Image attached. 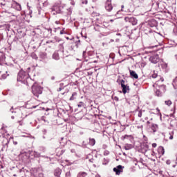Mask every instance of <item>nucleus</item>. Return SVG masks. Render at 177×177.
<instances>
[{"label":"nucleus","instance_id":"nucleus-39","mask_svg":"<svg viewBox=\"0 0 177 177\" xmlns=\"http://www.w3.org/2000/svg\"><path fill=\"white\" fill-rule=\"evenodd\" d=\"M34 156H35V157H41V153H39L37 151H35L34 152Z\"/></svg>","mask_w":177,"mask_h":177},{"label":"nucleus","instance_id":"nucleus-19","mask_svg":"<svg viewBox=\"0 0 177 177\" xmlns=\"http://www.w3.org/2000/svg\"><path fill=\"white\" fill-rule=\"evenodd\" d=\"M158 153H159L160 156H164L165 153V149H164V147H159V148L158 149Z\"/></svg>","mask_w":177,"mask_h":177},{"label":"nucleus","instance_id":"nucleus-25","mask_svg":"<svg viewBox=\"0 0 177 177\" xmlns=\"http://www.w3.org/2000/svg\"><path fill=\"white\" fill-rule=\"evenodd\" d=\"M95 145H96V140L95 138H89V145L95 146Z\"/></svg>","mask_w":177,"mask_h":177},{"label":"nucleus","instance_id":"nucleus-42","mask_svg":"<svg viewBox=\"0 0 177 177\" xmlns=\"http://www.w3.org/2000/svg\"><path fill=\"white\" fill-rule=\"evenodd\" d=\"M129 136H131L124 135V136L122 137V140H125V139H128V138H129Z\"/></svg>","mask_w":177,"mask_h":177},{"label":"nucleus","instance_id":"nucleus-59","mask_svg":"<svg viewBox=\"0 0 177 177\" xmlns=\"http://www.w3.org/2000/svg\"><path fill=\"white\" fill-rule=\"evenodd\" d=\"M86 54V51H83V57H85Z\"/></svg>","mask_w":177,"mask_h":177},{"label":"nucleus","instance_id":"nucleus-35","mask_svg":"<svg viewBox=\"0 0 177 177\" xmlns=\"http://www.w3.org/2000/svg\"><path fill=\"white\" fill-rule=\"evenodd\" d=\"M165 104H166V106H171V104H172V101L170 100H166L165 101Z\"/></svg>","mask_w":177,"mask_h":177},{"label":"nucleus","instance_id":"nucleus-17","mask_svg":"<svg viewBox=\"0 0 177 177\" xmlns=\"http://www.w3.org/2000/svg\"><path fill=\"white\" fill-rule=\"evenodd\" d=\"M40 59H42V60H45L48 59V54L46 53L41 52L39 55Z\"/></svg>","mask_w":177,"mask_h":177},{"label":"nucleus","instance_id":"nucleus-4","mask_svg":"<svg viewBox=\"0 0 177 177\" xmlns=\"http://www.w3.org/2000/svg\"><path fill=\"white\" fill-rule=\"evenodd\" d=\"M120 85L122 88V92L124 93V95H125V93H129V91L131 89L129 88V86H128V84L127 82H125V80H120Z\"/></svg>","mask_w":177,"mask_h":177},{"label":"nucleus","instance_id":"nucleus-2","mask_svg":"<svg viewBox=\"0 0 177 177\" xmlns=\"http://www.w3.org/2000/svg\"><path fill=\"white\" fill-rule=\"evenodd\" d=\"M44 88L38 84H33L32 86V93H33L35 97H39V95H42Z\"/></svg>","mask_w":177,"mask_h":177},{"label":"nucleus","instance_id":"nucleus-37","mask_svg":"<svg viewBox=\"0 0 177 177\" xmlns=\"http://www.w3.org/2000/svg\"><path fill=\"white\" fill-rule=\"evenodd\" d=\"M144 146H145V151H147V150H149V145H147V142H145Z\"/></svg>","mask_w":177,"mask_h":177},{"label":"nucleus","instance_id":"nucleus-38","mask_svg":"<svg viewBox=\"0 0 177 177\" xmlns=\"http://www.w3.org/2000/svg\"><path fill=\"white\" fill-rule=\"evenodd\" d=\"M59 48L62 52H64V46H63V44H59Z\"/></svg>","mask_w":177,"mask_h":177},{"label":"nucleus","instance_id":"nucleus-46","mask_svg":"<svg viewBox=\"0 0 177 177\" xmlns=\"http://www.w3.org/2000/svg\"><path fill=\"white\" fill-rule=\"evenodd\" d=\"M8 75H9L3 74L1 75V78H3V80H6V77H8Z\"/></svg>","mask_w":177,"mask_h":177},{"label":"nucleus","instance_id":"nucleus-34","mask_svg":"<svg viewBox=\"0 0 177 177\" xmlns=\"http://www.w3.org/2000/svg\"><path fill=\"white\" fill-rule=\"evenodd\" d=\"M158 73L156 71H153V74L151 75L152 78H156V77H158Z\"/></svg>","mask_w":177,"mask_h":177},{"label":"nucleus","instance_id":"nucleus-56","mask_svg":"<svg viewBox=\"0 0 177 177\" xmlns=\"http://www.w3.org/2000/svg\"><path fill=\"white\" fill-rule=\"evenodd\" d=\"M62 89H64V88H62V87H59V88L57 89V92L62 91Z\"/></svg>","mask_w":177,"mask_h":177},{"label":"nucleus","instance_id":"nucleus-44","mask_svg":"<svg viewBox=\"0 0 177 177\" xmlns=\"http://www.w3.org/2000/svg\"><path fill=\"white\" fill-rule=\"evenodd\" d=\"M110 154V151L106 150L104 151V156H109Z\"/></svg>","mask_w":177,"mask_h":177},{"label":"nucleus","instance_id":"nucleus-8","mask_svg":"<svg viewBox=\"0 0 177 177\" xmlns=\"http://www.w3.org/2000/svg\"><path fill=\"white\" fill-rule=\"evenodd\" d=\"M52 35V28H46L44 31V37L45 38H50Z\"/></svg>","mask_w":177,"mask_h":177},{"label":"nucleus","instance_id":"nucleus-51","mask_svg":"<svg viewBox=\"0 0 177 177\" xmlns=\"http://www.w3.org/2000/svg\"><path fill=\"white\" fill-rule=\"evenodd\" d=\"M166 164H167V165H169L171 164V160H167L166 161Z\"/></svg>","mask_w":177,"mask_h":177},{"label":"nucleus","instance_id":"nucleus-58","mask_svg":"<svg viewBox=\"0 0 177 177\" xmlns=\"http://www.w3.org/2000/svg\"><path fill=\"white\" fill-rule=\"evenodd\" d=\"M38 14H39V15H41V8H38Z\"/></svg>","mask_w":177,"mask_h":177},{"label":"nucleus","instance_id":"nucleus-49","mask_svg":"<svg viewBox=\"0 0 177 177\" xmlns=\"http://www.w3.org/2000/svg\"><path fill=\"white\" fill-rule=\"evenodd\" d=\"M173 31H174L175 35H177V27L174 28Z\"/></svg>","mask_w":177,"mask_h":177},{"label":"nucleus","instance_id":"nucleus-10","mask_svg":"<svg viewBox=\"0 0 177 177\" xmlns=\"http://www.w3.org/2000/svg\"><path fill=\"white\" fill-rule=\"evenodd\" d=\"M19 158L23 162H27L30 158V156L27 153H23L19 155Z\"/></svg>","mask_w":177,"mask_h":177},{"label":"nucleus","instance_id":"nucleus-9","mask_svg":"<svg viewBox=\"0 0 177 177\" xmlns=\"http://www.w3.org/2000/svg\"><path fill=\"white\" fill-rule=\"evenodd\" d=\"M11 9H15V10L20 11L21 10V6L16 1H12L11 3Z\"/></svg>","mask_w":177,"mask_h":177},{"label":"nucleus","instance_id":"nucleus-40","mask_svg":"<svg viewBox=\"0 0 177 177\" xmlns=\"http://www.w3.org/2000/svg\"><path fill=\"white\" fill-rule=\"evenodd\" d=\"M66 86H67V85L64 86V83L59 84V88H62L63 89H64V88H66Z\"/></svg>","mask_w":177,"mask_h":177},{"label":"nucleus","instance_id":"nucleus-11","mask_svg":"<svg viewBox=\"0 0 177 177\" xmlns=\"http://www.w3.org/2000/svg\"><path fill=\"white\" fill-rule=\"evenodd\" d=\"M3 12L6 14V16H7V17H16V14L15 13V12L12 11V9L6 10Z\"/></svg>","mask_w":177,"mask_h":177},{"label":"nucleus","instance_id":"nucleus-55","mask_svg":"<svg viewBox=\"0 0 177 177\" xmlns=\"http://www.w3.org/2000/svg\"><path fill=\"white\" fill-rule=\"evenodd\" d=\"M152 147H157V144L156 143H153L152 144Z\"/></svg>","mask_w":177,"mask_h":177},{"label":"nucleus","instance_id":"nucleus-7","mask_svg":"<svg viewBox=\"0 0 177 177\" xmlns=\"http://www.w3.org/2000/svg\"><path fill=\"white\" fill-rule=\"evenodd\" d=\"M145 34L149 37V39H151V41H156V35H157V33L155 31L149 30L148 32H146Z\"/></svg>","mask_w":177,"mask_h":177},{"label":"nucleus","instance_id":"nucleus-29","mask_svg":"<svg viewBox=\"0 0 177 177\" xmlns=\"http://www.w3.org/2000/svg\"><path fill=\"white\" fill-rule=\"evenodd\" d=\"M77 97V93H73L71 97H70L69 100H75V97Z\"/></svg>","mask_w":177,"mask_h":177},{"label":"nucleus","instance_id":"nucleus-26","mask_svg":"<svg viewBox=\"0 0 177 177\" xmlns=\"http://www.w3.org/2000/svg\"><path fill=\"white\" fill-rule=\"evenodd\" d=\"M156 95L158 97H161V96H162V95H164V93H162L161 91H160L158 88L156 89Z\"/></svg>","mask_w":177,"mask_h":177},{"label":"nucleus","instance_id":"nucleus-28","mask_svg":"<svg viewBox=\"0 0 177 177\" xmlns=\"http://www.w3.org/2000/svg\"><path fill=\"white\" fill-rule=\"evenodd\" d=\"M172 85L174 89H177V77L173 80Z\"/></svg>","mask_w":177,"mask_h":177},{"label":"nucleus","instance_id":"nucleus-24","mask_svg":"<svg viewBox=\"0 0 177 177\" xmlns=\"http://www.w3.org/2000/svg\"><path fill=\"white\" fill-rule=\"evenodd\" d=\"M66 151V149H57V155L58 156H62L63 154H64Z\"/></svg>","mask_w":177,"mask_h":177},{"label":"nucleus","instance_id":"nucleus-45","mask_svg":"<svg viewBox=\"0 0 177 177\" xmlns=\"http://www.w3.org/2000/svg\"><path fill=\"white\" fill-rule=\"evenodd\" d=\"M82 5H86L88 3V0H82Z\"/></svg>","mask_w":177,"mask_h":177},{"label":"nucleus","instance_id":"nucleus-16","mask_svg":"<svg viewBox=\"0 0 177 177\" xmlns=\"http://www.w3.org/2000/svg\"><path fill=\"white\" fill-rule=\"evenodd\" d=\"M129 71H130V75L132 78H135V80H138V78H139V76L138 75V73L136 72L131 70Z\"/></svg>","mask_w":177,"mask_h":177},{"label":"nucleus","instance_id":"nucleus-64","mask_svg":"<svg viewBox=\"0 0 177 177\" xmlns=\"http://www.w3.org/2000/svg\"><path fill=\"white\" fill-rule=\"evenodd\" d=\"M51 80L53 81L55 80V76L51 77Z\"/></svg>","mask_w":177,"mask_h":177},{"label":"nucleus","instance_id":"nucleus-54","mask_svg":"<svg viewBox=\"0 0 177 177\" xmlns=\"http://www.w3.org/2000/svg\"><path fill=\"white\" fill-rule=\"evenodd\" d=\"M144 140L145 142H146V143H147V137H146L145 136H144Z\"/></svg>","mask_w":177,"mask_h":177},{"label":"nucleus","instance_id":"nucleus-18","mask_svg":"<svg viewBox=\"0 0 177 177\" xmlns=\"http://www.w3.org/2000/svg\"><path fill=\"white\" fill-rule=\"evenodd\" d=\"M52 58H53L54 60H60V55H59V53L55 52V53L53 54Z\"/></svg>","mask_w":177,"mask_h":177},{"label":"nucleus","instance_id":"nucleus-21","mask_svg":"<svg viewBox=\"0 0 177 177\" xmlns=\"http://www.w3.org/2000/svg\"><path fill=\"white\" fill-rule=\"evenodd\" d=\"M86 176H88V173L85 171H80L77 175V177H86Z\"/></svg>","mask_w":177,"mask_h":177},{"label":"nucleus","instance_id":"nucleus-14","mask_svg":"<svg viewBox=\"0 0 177 177\" xmlns=\"http://www.w3.org/2000/svg\"><path fill=\"white\" fill-rule=\"evenodd\" d=\"M105 9L108 12H111V10H113V6H111V3L109 0L106 2Z\"/></svg>","mask_w":177,"mask_h":177},{"label":"nucleus","instance_id":"nucleus-1","mask_svg":"<svg viewBox=\"0 0 177 177\" xmlns=\"http://www.w3.org/2000/svg\"><path fill=\"white\" fill-rule=\"evenodd\" d=\"M30 78V75H28V72L24 71V70H21L18 73L17 81L19 82H26L27 80Z\"/></svg>","mask_w":177,"mask_h":177},{"label":"nucleus","instance_id":"nucleus-31","mask_svg":"<svg viewBox=\"0 0 177 177\" xmlns=\"http://www.w3.org/2000/svg\"><path fill=\"white\" fill-rule=\"evenodd\" d=\"M52 10L56 11V13H60V9L57 6L53 7Z\"/></svg>","mask_w":177,"mask_h":177},{"label":"nucleus","instance_id":"nucleus-57","mask_svg":"<svg viewBox=\"0 0 177 177\" xmlns=\"http://www.w3.org/2000/svg\"><path fill=\"white\" fill-rule=\"evenodd\" d=\"M169 139H170V140H172V139H174V136L170 135V136H169Z\"/></svg>","mask_w":177,"mask_h":177},{"label":"nucleus","instance_id":"nucleus-47","mask_svg":"<svg viewBox=\"0 0 177 177\" xmlns=\"http://www.w3.org/2000/svg\"><path fill=\"white\" fill-rule=\"evenodd\" d=\"M64 30H66V28H64L63 30L60 31L61 35H63V34H66V31Z\"/></svg>","mask_w":177,"mask_h":177},{"label":"nucleus","instance_id":"nucleus-50","mask_svg":"<svg viewBox=\"0 0 177 177\" xmlns=\"http://www.w3.org/2000/svg\"><path fill=\"white\" fill-rule=\"evenodd\" d=\"M113 100H115V102H118V100H119L118 97L115 96V97H113Z\"/></svg>","mask_w":177,"mask_h":177},{"label":"nucleus","instance_id":"nucleus-62","mask_svg":"<svg viewBox=\"0 0 177 177\" xmlns=\"http://www.w3.org/2000/svg\"><path fill=\"white\" fill-rule=\"evenodd\" d=\"M13 144H14L15 145H17V141H13Z\"/></svg>","mask_w":177,"mask_h":177},{"label":"nucleus","instance_id":"nucleus-32","mask_svg":"<svg viewBox=\"0 0 177 177\" xmlns=\"http://www.w3.org/2000/svg\"><path fill=\"white\" fill-rule=\"evenodd\" d=\"M109 158H104L103 159V162H102V164L103 165H107L108 162H109Z\"/></svg>","mask_w":177,"mask_h":177},{"label":"nucleus","instance_id":"nucleus-20","mask_svg":"<svg viewBox=\"0 0 177 177\" xmlns=\"http://www.w3.org/2000/svg\"><path fill=\"white\" fill-rule=\"evenodd\" d=\"M2 143L4 147H8V145H9V139L3 138Z\"/></svg>","mask_w":177,"mask_h":177},{"label":"nucleus","instance_id":"nucleus-22","mask_svg":"<svg viewBox=\"0 0 177 177\" xmlns=\"http://www.w3.org/2000/svg\"><path fill=\"white\" fill-rule=\"evenodd\" d=\"M151 129L153 130V132H157V130L158 129V125L152 124L151 126Z\"/></svg>","mask_w":177,"mask_h":177},{"label":"nucleus","instance_id":"nucleus-33","mask_svg":"<svg viewBox=\"0 0 177 177\" xmlns=\"http://www.w3.org/2000/svg\"><path fill=\"white\" fill-rule=\"evenodd\" d=\"M32 59H35V60H38V56H37V54L35 53H32L31 54Z\"/></svg>","mask_w":177,"mask_h":177},{"label":"nucleus","instance_id":"nucleus-53","mask_svg":"<svg viewBox=\"0 0 177 177\" xmlns=\"http://www.w3.org/2000/svg\"><path fill=\"white\" fill-rule=\"evenodd\" d=\"M71 5H73V6L75 5V2L73 0H71Z\"/></svg>","mask_w":177,"mask_h":177},{"label":"nucleus","instance_id":"nucleus-6","mask_svg":"<svg viewBox=\"0 0 177 177\" xmlns=\"http://www.w3.org/2000/svg\"><path fill=\"white\" fill-rule=\"evenodd\" d=\"M125 21L127 23H130V24H132V26H136L138 24V19L133 17H126L124 18Z\"/></svg>","mask_w":177,"mask_h":177},{"label":"nucleus","instance_id":"nucleus-3","mask_svg":"<svg viewBox=\"0 0 177 177\" xmlns=\"http://www.w3.org/2000/svg\"><path fill=\"white\" fill-rule=\"evenodd\" d=\"M10 113H12V114L15 113L16 114L17 113H21L22 115H21V118H23V120H24V118H26L27 117V114L24 115V113H26V111H27V109H26L25 107H21V109H15L13 108V106H12L10 109Z\"/></svg>","mask_w":177,"mask_h":177},{"label":"nucleus","instance_id":"nucleus-5","mask_svg":"<svg viewBox=\"0 0 177 177\" xmlns=\"http://www.w3.org/2000/svg\"><path fill=\"white\" fill-rule=\"evenodd\" d=\"M149 62H151V63H153V64H157V63L160 62V57L158 54H154L149 57Z\"/></svg>","mask_w":177,"mask_h":177},{"label":"nucleus","instance_id":"nucleus-23","mask_svg":"<svg viewBox=\"0 0 177 177\" xmlns=\"http://www.w3.org/2000/svg\"><path fill=\"white\" fill-rule=\"evenodd\" d=\"M159 91H161L162 93H165L166 91V86L164 84H162L159 86V88H158Z\"/></svg>","mask_w":177,"mask_h":177},{"label":"nucleus","instance_id":"nucleus-48","mask_svg":"<svg viewBox=\"0 0 177 177\" xmlns=\"http://www.w3.org/2000/svg\"><path fill=\"white\" fill-rule=\"evenodd\" d=\"M47 132H48V130H46V129H44L42 130V133H43L44 135H46Z\"/></svg>","mask_w":177,"mask_h":177},{"label":"nucleus","instance_id":"nucleus-30","mask_svg":"<svg viewBox=\"0 0 177 177\" xmlns=\"http://www.w3.org/2000/svg\"><path fill=\"white\" fill-rule=\"evenodd\" d=\"M66 10H67V12H66L67 15L68 16H71V13H73V8H69Z\"/></svg>","mask_w":177,"mask_h":177},{"label":"nucleus","instance_id":"nucleus-12","mask_svg":"<svg viewBox=\"0 0 177 177\" xmlns=\"http://www.w3.org/2000/svg\"><path fill=\"white\" fill-rule=\"evenodd\" d=\"M0 5L2 9H4V10H8V9H12V3L9 2L1 3Z\"/></svg>","mask_w":177,"mask_h":177},{"label":"nucleus","instance_id":"nucleus-60","mask_svg":"<svg viewBox=\"0 0 177 177\" xmlns=\"http://www.w3.org/2000/svg\"><path fill=\"white\" fill-rule=\"evenodd\" d=\"M143 159L140 158L139 162H141V164H143Z\"/></svg>","mask_w":177,"mask_h":177},{"label":"nucleus","instance_id":"nucleus-52","mask_svg":"<svg viewBox=\"0 0 177 177\" xmlns=\"http://www.w3.org/2000/svg\"><path fill=\"white\" fill-rule=\"evenodd\" d=\"M138 117L140 118L142 117V111L138 112Z\"/></svg>","mask_w":177,"mask_h":177},{"label":"nucleus","instance_id":"nucleus-43","mask_svg":"<svg viewBox=\"0 0 177 177\" xmlns=\"http://www.w3.org/2000/svg\"><path fill=\"white\" fill-rule=\"evenodd\" d=\"M65 176H66V177H71V173H70V171H67V172L65 174Z\"/></svg>","mask_w":177,"mask_h":177},{"label":"nucleus","instance_id":"nucleus-63","mask_svg":"<svg viewBox=\"0 0 177 177\" xmlns=\"http://www.w3.org/2000/svg\"><path fill=\"white\" fill-rule=\"evenodd\" d=\"M90 162H93V158L89 160Z\"/></svg>","mask_w":177,"mask_h":177},{"label":"nucleus","instance_id":"nucleus-13","mask_svg":"<svg viewBox=\"0 0 177 177\" xmlns=\"http://www.w3.org/2000/svg\"><path fill=\"white\" fill-rule=\"evenodd\" d=\"M122 166L118 165L113 168V172H115L117 175H120L122 172Z\"/></svg>","mask_w":177,"mask_h":177},{"label":"nucleus","instance_id":"nucleus-27","mask_svg":"<svg viewBox=\"0 0 177 177\" xmlns=\"http://www.w3.org/2000/svg\"><path fill=\"white\" fill-rule=\"evenodd\" d=\"M5 63V56H0V66H2Z\"/></svg>","mask_w":177,"mask_h":177},{"label":"nucleus","instance_id":"nucleus-15","mask_svg":"<svg viewBox=\"0 0 177 177\" xmlns=\"http://www.w3.org/2000/svg\"><path fill=\"white\" fill-rule=\"evenodd\" d=\"M157 26H158V24L157 23V21H156L155 19H151L148 23L149 27L153 28V27H157Z\"/></svg>","mask_w":177,"mask_h":177},{"label":"nucleus","instance_id":"nucleus-61","mask_svg":"<svg viewBox=\"0 0 177 177\" xmlns=\"http://www.w3.org/2000/svg\"><path fill=\"white\" fill-rule=\"evenodd\" d=\"M71 151L72 153H75V149H73L71 150Z\"/></svg>","mask_w":177,"mask_h":177},{"label":"nucleus","instance_id":"nucleus-36","mask_svg":"<svg viewBox=\"0 0 177 177\" xmlns=\"http://www.w3.org/2000/svg\"><path fill=\"white\" fill-rule=\"evenodd\" d=\"M77 106H78V107H84V106H85V104H84L83 102H80L77 104Z\"/></svg>","mask_w":177,"mask_h":177},{"label":"nucleus","instance_id":"nucleus-41","mask_svg":"<svg viewBox=\"0 0 177 177\" xmlns=\"http://www.w3.org/2000/svg\"><path fill=\"white\" fill-rule=\"evenodd\" d=\"M156 111L158 112V115H160V118L161 120L162 115H161V113L160 112V109L158 108H156Z\"/></svg>","mask_w":177,"mask_h":177}]
</instances>
